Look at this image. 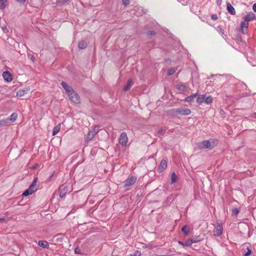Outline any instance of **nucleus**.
<instances>
[{"label":"nucleus","instance_id":"nucleus-14","mask_svg":"<svg viewBox=\"0 0 256 256\" xmlns=\"http://www.w3.org/2000/svg\"><path fill=\"white\" fill-rule=\"evenodd\" d=\"M167 167L166 161H161L160 166L158 168L160 172H163Z\"/></svg>","mask_w":256,"mask_h":256},{"label":"nucleus","instance_id":"nucleus-10","mask_svg":"<svg viewBox=\"0 0 256 256\" xmlns=\"http://www.w3.org/2000/svg\"><path fill=\"white\" fill-rule=\"evenodd\" d=\"M62 86L64 88L66 92L68 95L70 93L72 92H74L73 89L72 87L70 86L66 82H62L61 83Z\"/></svg>","mask_w":256,"mask_h":256},{"label":"nucleus","instance_id":"nucleus-17","mask_svg":"<svg viewBox=\"0 0 256 256\" xmlns=\"http://www.w3.org/2000/svg\"><path fill=\"white\" fill-rule=\"evenodd\" d=\"M248 22L246 21V20H244L243 22H242L241 23V30H242V32L243 34H244V30H246L248 28Z\"/></svg>","mask_w":256,"mask_h":256},{"label":"nucleus","instance_id":"nucleus-22","mask_svg":"<svg viewBox=\"0 0 256 256\" xmlns=\"http://www.w3.org/2000/svg\"><path fill=\"white\" fill-rule=\"evenodd\" d=\"M88 46L86 42L85 41L82 40L78 44V48L80 49H83L86 48Z\"/></svg>","mask_w":256,"mask_h":256},{"label":"nucleus","instance_id":"nucleus-31","mask_svg":"<svg viewBox=\"0 0 256 256\" xmlns=\"http://www.w3.org/2000/svg\"><path fill=\"white\" fill-rule=\"evenodd\" d=\"M232 214L236 215L238 214L239 210L238 208H234L232 210Z\"/></svg>","mask_w":256,"mask_h":256},{"label":"nucleus","instance_id":"nucleus-23","mask_svg":"<svg viewBox=\"0 0 256 256\" xmlns=\"http://www.w3.org/2000/svg\"><path fill=\"white\" fill-rule=\"evenodd\" d=\"M178 178L175 172H172L170 176L171 184L176 182Z\"/></svg>","mask_w":256,"mask_h":256},{"label":"nucleus","instance_id":"nucleus-36","mask_svg":"<svg viewBox=\"0 0 256 256\" xmlns=\"http://www.w3.org/2000/svg\"><path fill=\"white\" fill-rule=\"evenodd\" d=\"M38 166V164H36L32 166L30 168L32 170H35V169L37 168Z\"/></svg>","mask_w":256,"mask_h":256},{"label":"nucleus","instance_id":"nucleus-40","mask_svg":"<svg viewBox=\"0 0 256 256\" xmlns=\"http://www.w3.org/2000/svg\"><path fill=\"white\" fill-rule=\"evenodd\" d=\"M252 8L256 12V3L254 4L253 6H252Z\"/></svg>","mask_w":256,"mask_h":256},{"label":"nucleus","instance_id":"nucleus-44","mask_svg":"<svg viewBox=\"0 0 256 256\" xmlns=\"http://www.w3.org/2000/svg\"><path fill=\"white\" fill-rule=\"evenodd\" d=\"M32 60L33 61V62H34L35 60V58L34 56H32V58H31Z\"/></svg>","mask_w":256,"mask_h":256},{"label":"nucleus","instance_id":"nucleus-46","mask_svg":"<svg viewBox=\"0 0 256 256\" xmlns=\"http://www.w3.org/2000/svg\"><path fill=\"white\" fill-rule=\"evenodd\" d=\"M188 256H189V255H188Z\"/></svg>","mask_w":256,"mask_h":256},{"label":"nucleus","instance_id":"nucleus-6","mask_svg":"<svg viewBox=\"0 0 256 256\" xmlns=\"http://www.w3.org/2000/svg\"><path fill=\"white\" fill-rule=\"evenodd\" d=\"M118 142L122 146H126L128 142V137L125 132H123L120 134L118 138Z\"/></svg>","mask_w":256,"mask_h":256},{"label":"nucleus","instance_id":"nucleus-13","mask_svg":"<svg viewBox=\"0 0 256 256\" xmlns=\"http://www.w3.org/2000/svg\"><path fill=\"white\" fill-rule=\"evenodd\" d=\"M132 84V79L128 80L126 84L124 86L123 90L127 91L129 90Z\"/></svg>","mask_w":256,"mask_h":256},{"label":"nucleus","instance_id":"nucleus-19","mask_svg":"<svg viewBox=\"0 0 256 256\" xmlns=\"http://www.w3.org/2000/svg\"><path fill=\"white\" fill-rule=\"evenodd\" d=\"M60 127H61V126H60V124H58L56 126H55L54 129H53V132H52V136H55L56 135L60 130Z\"/></svg>","mask_w":256,"mask_h":256},{"label":"nucleus","instance_id":"nucleus-12","mask_svg":"<svg viewBox=\"0 0 256 256\" xmlns=\"http://www.w3.org/2000/svg\"><path fill=\"white\" fill-rule=\"evenodd\" d=\"M227 10L228 12L232 15L236 14V10L230 4L228 3L227 4Z\"/></svg>","mask_w":256,"mask_h":256},{"label":"nucleus","instance_id":"nucleus-35","mask_svg":"<svg viewBox=\"0 0 256 256\" xmlns=\"http://www.w3.org/2000/svg\"><path fill=\"white\" fill-rule=\"evenodd\" d=\"M122 2L124 6H127L130 4V0H122Z\"/></svg>","mask_w":256,"mask_h":256},{"label":"nucleus","instance_id":"nucleus-41","mask_svg":"<svg viewBox=\"0 0 256 256\" xmlns=\"http://www.w3.org/2000/svg\"><path fill=\"white\" fill-rule=\"evenodd\" d=\"M17 1L20 3L24 4L26 2V0H17Z\"/></svg>","mask_w":256,"mask_h":256},{"label":"nucleus","instance_id":"nucleus-20","mask_svg":"<svg viewBox=\"0 0 256 256\" xmlns=\"http://www.w3.org/2000/svg\"><path fill=\"white\" fill-rule=\"evenodd\" d=\"M18 118V114L16 113H12L10 118L8 119V121L10 120L11 122H14L16 121Z\"/></svg>","mask_w":256,"mask_h":256},{"label":"nucleus","instance_id":"nucleus-43","mask_svg":"<svg viewBox=\"0 0 256 256\" xmlns=\"http://www.w3.org/2000/svg\"><path fill=\"white\" fill-rule=\"evenodd\" d=\"M192 238H194V240H200H200L198 239V237L197 236L192 237Z\"/></svg>","mask_w":256,"mask_h":256},{"label":"nucleus","instance_id":"nucleus-8","mask_svg":"<svg viewBox=\"0 0 256 256\" xmlns=\"http://www.w3.org/2000/svg\"><path fill=\"white\" fill-rule=\"evenodd\" d=\"M2 76L4 80L8 82H11L13 80L12 74L8 71L4 72L2 74Z\"/></svg>","mask_w":256,"mask_h":256},{"label":"nucleus","instance_id":"nucleus-3","mask_svg":"<svg viewBox=\"0 0 256 256\" xmlns=\"http://www.w3.org/2000/svg\"><path fill=\"white\" fill-rule=\"evenodd\" d=\"M100 128L98 126H94L92 130L88 132L86 138V142H88L90 141L98 132Z\"/></svg>","mask_w":256,"mask_h":256},{"label":"nucleus","instance_id":"nucleus-39","mask_svg":"<svg viewBox=\"0 0 256 256\" xmlns=\"http://www.w3.org/2000/svg\"><path fill=\"white\" fill-rule=\"evenodd\" d=\"M252 253V252L250 250H248V252L244 254V256H249Z\"/></svg>","mask_w":256,"mask_h":256},{"label":"nucleus","instance_id":"nucleus-27","mask_svg":"<svg viewBox=\"0 0 256 256\" xmlns=\"http://www.w3.org/2000/svg\"><path fill=\"white\" fill-rule=\"evenodd\" d=\"M182 230L184 234H187L190 232V228L187 226H184L182 228Z\"/></svg>","mask_w":256,"mask_h":256},{"label":"nucleus","instance_id":"nucleus-38","mask_svg":"<svg viewBox=\"0 0 256 256\" xmlns=\"http://www.w3.org/2000/svg\"><path fill=\"white\" fill-rule=\"evenodd\" d=\"M164 130L161 129L158 131V134H164Z\"/></svg>","mask_w":256,"mask_h":256},{"label":"nucleus","instance_id":"nucleus-28","mask_svg":"<svg viewBox=\"0 0 256 256\" xmlns=\"http://www.w3.org/2000/svg\"><path fill=\"white\" fill-rule=\"evenodd\" d=\"M8 124V119L2 120H0V126H4Z\"/></svg>","mask_w":256,"mask_h":256},{"label":"nucleus","instance_id":"nucleus-15","mask_svg":"<svg viewBox=\"0 0 256 256\" xmlns=\"http://www.w3.org/2000/svg\"><path fill=\"white\" fill-rule=\"evenodd\" d=\"M38 244L42 248H49V244L48 242L46 240H40L38 242Z\"/></svg>","mask_w":256,"mask_h":256},{"label":"nucleus","instance_id":"nucleus-42","mask_svg":"<svg viewBox=\"0 0 256 256\" xmlns=\"http://www.w3.org/2000/svg\"><path fill=\"white\" fill-rule=\"evenodd\" d=\"M178 242L180 244H181L182 246H185L184 245V242H180V241H178Z\"/></svg>","mask_w":256,"mask_h":256},{"label":"nucleus","instance_id":"nucleus-45","mask_svg":"<svg viewBox=\"0 0 256 256\" xmlns=\"http://www.w3.org/2000/svg\"><path fill=\"white\" fill-rule=\"evenodd\" d=\"M4 220V218H0V222Z\"/></svg>","mask_w":256,"mask_h":256},{"label":"nucleus","instance_id":"nucleus-21","mask_svg":"<svg viewBox=\"0 0 256 256\" xmlns=\"http://www.w3.org/2000/svg\"><path fill=\"white\" fill-rule=\"evenodd\" d=\"M196 94H194L192 96H188L185 98L184 101L186 102H191L194 100V98L196 97Z\"/></svg>","mask_w":256,"mask_h":256},{"label":"nucleus","instance_id":"nucleus-9","mask_svg":"<svg viewBox=\"0 0 256 256\" xmlns=\"http://www.w3.org/2000/svg\"><path fill=\"white\" fill-rule=\"evenodd\" d=\"M222 232V225L218 224L214 230V234L215 236H220Z\"/></svg>","mask_w":256,"mask_h":256},{"label":"nucleus","instance_id":"nucleus-7","mask_svg":"<svg viewBox=\"0 0 256 256\" xmlns=\"http://www.w3.org/2000/svg\"><path fill=\"white\" fill-rule=\"evenodd\" d=\"M136 177L134 176H132L130 178H128V179H126L124 183V187H128L134 184L136 180Z\"/></svg>","mask_w":256,"mask_h":256},{"label":"nucleus","instance_id":"nucleus-24","mask_svg":"<svg viewBox=\"0 0 256 256\" xmlns=\"http://www.w3.org/2000/svg\"><path fill=\"white\" fill-rule=\"evenodd\" d=\"M204 98L205 96L204 94H202L197 98L196 102L199 104H201L204 102Z\"/></svg>","mask_w":256,"mask_h":256},{"label":"nucleus","instance_id":"nucleus-32","mask_svg":"<svg viewBox=\"0 0 256 256\" xmlns=\"http://www.w3.org/2000/svg\"><path fill=\"white\" fill-rule=\"evenodd\" d=\"M186 86L184 85H178V88L179 90H186Z\"/></svg>","mask_w":256,"mask_h":256},{"label":"nucleus","instance_id":"nucleus-16","mask_svg":"<svg viewBox=\"0 0 256 256\" xmlns=\"http://www.w3.org/2000/svg\"><path fill=\"white\" fill-rule=\"evenodd\" d=\"M200 242V240H194V238H190V239L187 240L186 241H185L184 245L185 246H190L192 243L197 242Z\"/></svg>","mask_w":256,"mask_h":256},{"label":"nucleus","instance_id":"nucleus-1","mask_svg":"<svg viewBox=\"0 0 256 256\" xmlns=\"http://www.w3.org/2000/svg\"><path fill=\"white\" fill-rule=\"evenodd\" d=\"M218 144V140L214 138L204 140L199 142L198 146L200 149H212L215 147Z\"/></svg>","mask_w":256,"mask_h":256},{"label":"nucleus","instance_id":"nucleus-5","mask_svg":"<svg viewBox=\"0 0 256 256\" xmlns=\"http://www.w3.org/2000/svg\"><path fill=\"white\" fill-rule=\"evenodd\" d=\"M70 100L74 103L79 104L80 103V98L78 95L74 91L70 93L68 95Z\"/></svg>","mask_w":256,"mask_h":256},{"label":"nucleus","instance_id":"nucleus-34","mask_svg":"<svg viewBox=\"0 0 256 256\" xmlns=\"http://www.w3.org/2000/svg\"><path fill=\"white\" fill-rule=\"evenodd\" d=\"M74 252L76 254H81V250L78 248H76L74 250Z\"/></svg>","mask_w":256,"mask_h":256},{"label":"nucleus","instance_id":"nucleus-33","mask_svg":"<svg viewBox=\"0 0 256 256\" xmlns=\"http://www.w3.org/2000/svg\"><path fill=\"white\" fill-rule=\"evenodd\" d=\"M155 34V32L154 31H152V30H149L148 32H147V35L148 36H154Z\"/></svg>","mask_w":256,"mask_h":256},{"label":"nucleus","instance_id":"nucleus-4","mask_svg":"<svg viewBox=\"0 0 256 256\" xmlns=\"http://www.w3.org/2000/svg\"><path fill=\"white\" fill-rule=\"evenodd\" d=\"M174 112L176 114L181 116H188L191 114L190 109L184 108H178L175 110Z\"/></svg>","mask_w":256,"mask_h":256},{"label":"nucleus","instance_id":"nucleus-29","mask_svg":"<svg viewBox=\"0 0 256 256\" xmlns=\"http://www.w3.org/2000/svg\"><path fill=\"white\" fill-rule=\"evenodd\" d=\"M66 190L65 188H64L63 189H62L60 190V196L61 198H64L65 196V194H66Z\"/></svg>","mask_w":256,"mask_h":256},{"label":"nucleus","instance_id":"nucleus-11","mask_svg":"<svg viewBox=\"0 0 256 256\" xmlns=\"http://www.w3.org/2000/svg\"><path fill=\"white\" fill-rule=\"evenodd\" d=\"M255 18L254 14L252 12H250L246 16H244V20L248 22L253 20Z\"/></svg>","mask_w":256,"mask_h":256},{"label":"nucleus","instance_id":"nucleus-2","mask_svg":"<svg viewBox=\"0 0 256 256\" xmlns=\"http://www.w3.org/2000/svg\"><path fill=\"white\" fill-rule=\"evenodd\" d=\"M37 179L38 178H36L34 180L32 184L29 186V188L23 192L22 196H27L32 194L36 190V184L37 182Z\"/></svg>","mask_w":256,"mask_h":256},{"label":"nucleus","instance_id":"nucleus-30","mask_svg":"<svg viewBox=\"0 0 256 256\" xmlns=\"http://www.w3.org/2000/svg\"><path fill=\"white\" fill-rule=\"evenodd\" d=\"M176 72V70L174 68H170L168 70V75L172 76V75Z\"/></svg>","mask_w":256,"mask_h":256},{"label":"nucleus","instance_id":"nucleus-25","mask_svg":"<svg viewBox=\"0 0 256 256\" xmlns=\"http://www.w3.org/2000/svg\"><path fill=\"white\" fill-rule=\"evenodd\" d=\"M7 0H0V10L6 7Z\"/></svg>","mask_w":256,"mask_h":256},{"label":"nucleus","instance_id":"nucleus-26","mask_svg":"<svg viewBox=\"0 0 256 256\" xmlns=\"http://www.w3.org/2000/svg\"><path fill=\"white\" fill-rule=\"evenodd\" d=\"M204 102L207 104H210L212 102V98L211 96L205 97Z\"/></svg>","mask_w":256,"mask_h":256},{"label":"nucleus","instance_id":"nucleus-37","mask_svg":"<svg viewBox=\"0 0 256 256\" xmlns=\"http://www.w3.org/2000/svg\"><path fill=\"white\" fill-rule=\"evenodd\" d=\"M211 18L212 20H216L218 19V16L216 14H212L211 16Z\"/></svg>","mask_w":256,"mask_h":256},{"label":"nucleus","instance_id":"nucleus-18","mask_svg":"<svg viewBox=\"0 0 256 256\" xmlns=\"http://www.w3.org/2000/svg\"><path fill=\"white\" fill-rule=\"evenodd\" d=\"M28 91V89L20 90L16 92V96L22 97L27 93Z\"/></svg>","mask_w":256,"mask_h":256}]
</instances>
